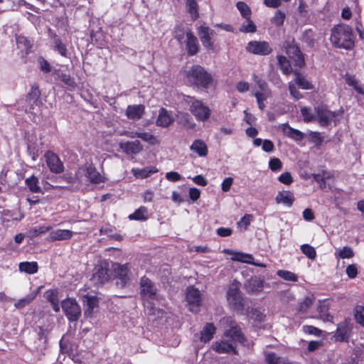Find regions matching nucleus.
Wrapping results in <instances>:
<instances>
[{
    "instance_id": "obj_1",
    "label": "nucleus",
    "mask_w": 364,
    "mask_h": 364,
    "mask_svg": "<svg viewBox=\"0 0 364 364\" xmlns=\"http://www.w3.org/2000/svg\"><path fill=\"white\" fill-rule=\"evenodd\" d=\"M220 322L230 328L224 333L220 341L214 343L213 349L219 353L235 354L237 343L244 344L245 337L231 317H224Z\"/></svg>"
},
{
    "instance_id": "obj_2",
    "label": "nucleus",
    "mask_w": 364,
    "mask_h": 364,
    "mask_svg": "<svg viewBox=\"0 0 364 364\" xmlns=\"http://www.w3.org/2000/svg\"><path fill=\"white\" fill-rule=\"evenodd\" d=\"M331 43L338 48L352 50L355 46L353 30L346 24H338L331 30Z\"/></svg>"
},
{
    "instance_id": "obj_3",
    "label": "nucleus",
    "mask_w": 364,
    "mask_h": 364,
    "mask_svg": "<svg viewBox=\"0 0 364 364\" xmlns=\"http://www.w3.org/2000/svg\"><path fill=\"white\" fill-rule=\"evenodd\" d=\"M186 76L190 82L203 87H208L212 83L211 75L198 65L192 66L186 72Z\"/></svg>"
},
{
    "instance_id": "obj_4",
    "label": "nucleus",
    "mask_w": 364,
    "mask_h": 364,
    "mask_svg": "<svg viewBox=\"0 0 364 364\" xmlns=\"http://www.w3.org/2000/svg\"><path fill=\"white\" fill-rule=\"evenodd\" d=\"M61 308L70 321H76L81 316V308L75 299L67 298L61 301Z\"/></svg>"
},
{
    "instance_id": "obj_5",
    "label": "nucleus",
    "mask_w": 364,
    "mask_h": 364,
    "mask_svg": "<svg viewBox=\"0 0 364 364\" xmlns=\"http://www.w3.org/2000/svg\"><path fill=\"white\" fill-rule=\"evenodd\" d=\"M227 301L233 309L239 310L243 306V299L240 291V283L234 281L230 284L227 291Z\"/></svg>"
},
{
    "instance_id": "obj_6",
    "label": "nucleus",
    "mask_w": 364,
    "mask_h": 364,
    "mask_svg": "<svg viewBox=\"0 0 364 364\" xmlns=\"http://www.w3.org/2000/svg\"><path fill=\"white\" fill-rule=\"evenodd\" d=\"M190 111L198 121H207L210 116V109L201 101L189 97Z\"/></svg>"
},
{
    "instance_id": "obj_7",
    "label": "nucleus",
    "mask_w": 364,
    "mask_h": 364,
    "mask_svg": "<svg viewBox=\"0 0 364 364\" xmlns=\"http://www.w3.org/2000/svg\"><path fill=\"white\" fill-rule=\"evenodd\" d=\"M257 85V87L255 89L254 96L256 97L259 109L264 110L266 107L265 101L271 97L272 92L264 80H258Z\"/></svg>"
},
{
    "instance_id": "obj_8",
    "label": "nucleus",
    "mask_w": 364,
    "mask_h": 364,
    "mask_svg": "<svg viewBox=\"0 0 364 364\" xmlns=\"http://www.w3.org/2000/svg\"><path fill=\"white\" fill-rule=\"evenodd\" d=\"M82 174H84L92 183L99 184L105 181V178L97 171L95 167L92 165L79 168L76 174L79 180L81 179Z\"/></svg>"
},
{
    "instance_id": "obj_9",
    "label": "nucleus",
    "mask_w": 364,
    "mask_h": 364,
    "mask_svg": "<svg viewBox=\"0 0 364 364\" xmlns=\"http://www.w3.org/2000/svg\"><path fill=\"white\" fill-rule=\"evenodd\" d=\"M186 299L191 311H198L202 301L201 294L198 289L193 287H188L186 289Z\"/></svg>"
},
{
    "instance_id": "obj_10",
    "label": "nucleus",
    "mask_w": 364,
    "mask_h": 364,
    "mask_svg": "<svg viewBox=\"0 0 364 364\" xmlns=\"http://www.w3.org/2000/svg\"><path fill=\"white\" fill-rule=\"evenodd\" d=\"M223 252L228 255H232V257L230 259L232 261H237L257 267H266L264 264L255 262L253 256L250 254L234 252L230 249H225Z\"/></svg>"
},
{
    "instance_id": "obj_11",
    "label": "nucleus",
    "mask_w": 364,
    "mask_h": 364,
    "mask_svg": "<svg viewBox=\"0 0 364 364\" xmlns=\"http://www.w3.org/2000/svg\"><path fill=\"white\" fill-rule=\"evenodd\" d=\"M284 47L287 54L294 61L296 65L301 67L304 65V56L296 45L286 41L284 43Z\"/></svg>"
},
{
    "instance_id": "obj_12",
    "label": "nucleus",
    "mask_w": 364,
    "mask_h": 364,
    "mask_svg": "<svg viewBox=\"0 0 364 364\" xmlns=\"http://www.w3.org/2000/svg\"><path fill=\"white\" fill-rule=\"evenodd\" d=\"M246 49L252 54L260 55H267L272 50L267 42L256 41L249 42Z\"/></svg>"
},
{
    "instance_id": "obj_13",
    "label": "nucleus",
    "mask_w": 364,
    "mask_h": 364,
    "mask_svg": "<svg viewBox=\"0 0 364 364\" xmlns=\"http://www.w3.org/2000/svg\"><path fill=\"white\" fill-rule=\"evenodd\" d=\"M29 108L26 110L32 114H37L40 107L43 105L40 98V91L37 88H33L31 92L28 93L26 98Z\"/></svg>"
},
{
    "instance_id": "obj_14",
    "label": "nucleus",
    "mask_w": 364,
    "mask_h": 364,
    "mask_svg": "<svg viewBox=\"0 0 364 364\" xmlns=\"http://www.w3.org/2000/svg\"><path fill=\"white\" fill-rule=\"evenodd\" d=\"M141 294L144 299H156V289L151 281L144 277L140 281Z\"/></svg>"
},
{
    "instance_id": "obj_15",
    "label": "nucleus",
    "mask_w": 364,
    "mask_h": 364,
    "mask_svg": "<svg viewBox=\"0 0 364 364\" xmlns=\"http://www.w3.org/2000/svg\"><path fill=\"white\" fill-rule=\"evenodd\" d=\"M47 166L50 171L54 173H60L64 171V166L59 157L52 151L45 154Z\"/></svg>"
},
{
    "instance_id": "obj_16",
    "label": "nucleus",
    "mask_w": 364,
    "mask_h": 364,
    "mask_svg": "<svg viewBox=\"0 0 364 364\" xmlns=\"http://www.w3.org/2000/svg\"><path fill=\"white\" fill-rule=\"evenodd\" d=\"M316 113V118L321 125H328L330 124L336 117L334 112L328 110L326 107L321 105L315 108Z\"/></svg>"
},
{
    "instance_id": "obj_17",
    "label": "nucleus",
    "mask_w": 364,
    "mask_h": 364,
    "mask_svg": "<svg viewBox=\"0 0 364 364\" xmlns=\"http://www.w3.org/2000/svg\"><path fill=\"white\" fill-rule=\"evenodd\" d=\"M114 271L116 277L120 281L119 284L122 287L125 286L130 280L129 274V268L128 264H116L114 266Z\"/></svg>"
},
{
    "instance_id": "obj_18",
    "label": "nucleus",
    "mask_w": 364,
    "mask_h": 364,
    "mask_svg": "<svg viewBox=\"0 0 364 364\" xmlns=\"http://www.w3.org/2000/svg\"><path fill=\"white\" fill-rule=\"evenodd\" d=\"M120 149L126 154H137L143 150V146L139 140L120 142L119 144Z\"/></svg>"
},
{
    "instance_id": "obj_19",
    "label": "nucleus",
    "mask_w": 364,
    "mask_h": 364,
    "mask_svg": "<svg viewBox=\"0 0 364 364\" xmlns=\"http://www.w3.org/2000/svg\"><path fill=\"white\" fill-rule=\"evenodd\" d=\"M198 33L203 46L208 49H212L213 43L211 41V36L213 34V31L208 26H200Z\"/></svg>"
},
{
    "instance_id": "obj_20",
    "label": "nucleus",
    "mask_w": 364,
    "mask_h": 364,
    "mask_svg": "<svg viewBox=\"0 0 364 364\" xmlns=\"http://www.w3.org/2000/svg\"><path fill=\"white\" fill-rule=\"evenodd\" d=\"M73 235V232L70 230L57 229L50 232L49 240L61 241L70 239Z\"/></svg>"
},
{
    "instance_id": "obj_21",
    "label": "nucleus",
    "mask_w": 364,
    "mask_h": 364,
    "mask_svg": "<svg viewBox=\"0 0 364 364\" xmlns=\"http://www.w3.org/2000/svg\"><path fill=\"white\" fill-rule=\"evenodd\" d=\"M144 113V106L142 105H129L126 109L127 117L132 120L139 119Z\"/></svg>"
},
{
    "instance_id": "obj_22",
    "label": "nucleus",
    "mask_w": 364,
    "mask_h": 364,
    "mask_svg": "<svg viewBox=\"0 0 364 364\" xmlns=\"http://www.w3.org/2000/svg\"><path fill=\"white\" fill-rule=\"evenodd\" d=\"M276 203L291 207L294 201L293 193L289 191H279L275 197Z\"/></svg>"
},
{
    "instance_id": "obj_23",
    "label": "nucleus",
    "mask_w": 364,
    "mask_h": 364,
    "mask_svg": "<svg viewBox=\"0 0 364 364\" xmlns=\"http://www.w3.org/2000/svg\"><path fill=\"white\" fill-rule=\"evenodd\" d=\"M174 121L173 117L166 109L161 108L159 112L156 124L159 127H167Z\"/></svg>"
},
{
    "instance_id": "obj_24",
    "label": "nucleus",
    "mask_w": 364,
    "mask_h": 364,
    "mask_svg": "<svg viewBox=\"0 0 364 364\" xmlns=\"http://www.w3.org/2000/svg\"><path fill=\"white\" fill-rule=\"evenodd\" d=\"M109 274L107 267L97 266L93 274L92 279L97 284H103L109 280Z\"/></svg>"
},
{
    "instance_id": "obj_25",
    "label": "nucleus",
    "mask_w": 364,
    "mask_h": 364,
    "mask_svg": "<svg viewBox=\"0 0 364 364\" xmlns=\"http://www.w3.org/2000/svg\"><path fill=\"white\" fill-rule=\"evenodd\" d=\"M58 291L57 289H49L45 292L46 299L50 303L51 306L55 312L60 311Z\"/></svg>"
},
{
    "instance_id": "obj_26",
    "label": "nucleus",
    "mask_w": 364,
    "mask_h": 364,
    "mask_svg": "<svg viewBox=\"0 0 364 364\" xmlns=\"http://www.w3.org/2000/svg\"><path fill=\"white\" fill-rule=\"evenodd\" d=\"M83 303L85 306L84 314L87 317H90L95 309L97 306V299L95 296L86 295L83 297Z\"/></svg>"
},
{
    "instance_id": "obj_27",
    "label": "nucleus",
    "mask_w": 364,
    "mask_h": 364,
    "mask_svg": "<svg viewBox=\"0 0 364 364\" xmlns=\"http://www.w3.org/2000/svg\"><path fill=\"white\" fill-rule=\"evenodd\" d=\"M328 303L326 301H319L317 306V311L319 314V318L325 322H331L333 316L328 313Z\"/></svg>"
},
{
    "instance_id": "obj_28",
    "label": "nucleus",
    "mask_w": 364,
    "mask_h": 364,
    "mask_svg": "<svg viewBox=\"0 0 364 364\" xmlns=\"http://www.w3.org/2000/svg\"><path fill=\"white\" fill-rule=\"evenodd\" d=\"M192 151L196 153L198 156L203 157L208 154V147L205 143L200 139L193 141L190 146Z\"/></svg>"
},
{
    "instance_id": "obj_29",
    "label": "nucleus",
    "mask_w": 364,
    "mask_h": 364,
    "mask_svg": "<svg viewBox=\"0 0 364 364\" xmlns=\"http://www.w3.org/2000/svg\"><path fill=\"white\" fill-rule=\"evenodd\" d=\"M157 168L154 166H149L144 168H132V172L133 175L138 178H146L151 174L156 173Z\"/></svg>"
},
{
    "instance_id": "obj_30",
    "label": "nucleus",
    "mask_w": 364,
    "mask_h": 364,
    "mask_svg": "<svg viewBox=\"0 0 364 364\" xmlns=\"http://www.w3.org/2000/svg\"><path fill=\"white\" fill-rule=\"evenodd\" d=\"M186 46L188 52L191 55H195L198 51L197 39L191 32L186 33Z\"/></svg>"
},
{
    "instance_id": "obj_31",
    "label": "nucleus",
    "mask_w": 364,
    "mask_h": 364,
    "mask_svg": "<svg viewBox=\"0 0 364 364\" xmlns=\"http://www.w3.org/2000/svg\"><path fill=\"white\" fill-rule=\"evenodd\" d=\"M18 269L21 272L33 274L38 272V263L36 262H20L18 264Z\"/></svg>"
},
{
    "instance_id": "obj_32",
    "label": "nucleus",
    "mask_w": 364,
    "mask_h": 364,
    "mask_svg": "<svg viewBox=\"0 0 364 364\" xmlns=\"http://www.w3.org/2000/svg\"><path fill=\"white\" fill-rule=\"evenodd\" d=\"M263 281L259 278L254 277L247 281L246 287L249 291L260 292L263 289Z\"/></svg>"
},
{
    "instance_id": "obj_33",
    "label": "nucleus",
    "mask_w": 364,
    "mask_h": 364,
    "mask_svg": "<svg viewBox=\"0 0 364 364\" xmlns=\"http://www.w3.org/2000/svg\"><path fill=\"white\" fill-rule=\"evenodd\" d=\"M215 332V328L212 323H207L200 333V341L206 343L210 341Z\"/></svg>"
},
{
    "instance_id": "obj_34",
    "label": "nucleus",
    "mask_w": 364,
    "mask_h": 364,
    "mask_svg": "<svg viewBox=\"0 0 364 364\" xmlns=\"http://www.w3.org/2000/svg\"><path fill=\"white\" fill-rule=\"evenodd\" d=\"M283 132L285 135L296 141H301L304 138V134H302V132L297 129H293L292 127L287 124H284Z\"/></svg>"
},
{
    "instance_id": "obj_35",
    "label": "nucleus",
    "mask_w": 364,
    "mask_h": 364,
    "mask_svg": "<svg viewBox=\"0 0 364 364\" xmlns=\"http://www.w3.org/2000/svg\"><path fill=\"white\" fill-rule=\"evenodd\" d=\"M277 60L278 65L284 75H289L293 73L291 64L286 57L278 55Z\"/></svg>"
},
{
    "instance_id": "obj_36",
    "label": "nucleus",
    "mask_w": 364,
    "mask_h": 364,
    "mask_svg": "<svg viewBox=\"0 0 364 364\" xmlns=\"http://www.w3.org/2000/svg\"><path fill=\"white\" fill-rule=\"evenodd\" d=\"M130 220H145L148 218V212L146 208L141 206L136 209L134 213L129 215Z\"/></svg>"
},
{
    "instance_id": "obj_37",
    "label": "nucleus",
    "mask_w": 364,
    "mask_h": 364,
    "mask_svg": "<svg viewBox=\"0 0 364 364\" xmlns=\"http://www.w3.org/2000/svg\"><path fill=\"white\" fill-rule=\"evenodd\" d=\"M294 73L296 76L295 82L303 90H310L312 89L311 84L304 77L302 76L299 71H294Z\"/></svg>"
},
{
    "instance_id": "obj_38",
    "label": "nucleus",
    "mask_w": 364,
    "mask_h": 364,
    "mask_svg": "<svg viewBox=\"0 0 364 364\" xmlns=\"http://www.w3.org/2000/svg\"><path fill=\"white\" fill-rule=\"evenodd\" d=\"M38 292H31L26 295L24 298L18 300L15 304L14 306L16 309H21L29 304L37 296Z\"/></svg>"
},
{
    "instance_id": "obj_39",
    "label": "nucleus",
    "mask_w": 364,
    "mask_h": 364,
    "mask_svg": "<svg viewBox=\"0 0 364 364\" xmlns=\"http://www.w3.org/2000/svg\"><path fill=\"white\" fill-rule=\"evenodd\" d=\"M26 184L29 190L33 193H40L41 191V188L38 185V179L34 176H31L26 178Z\"/></svg>"
},
{
    "instance_id": "obj_40",
    "label": "nucleus",
    "mask_w": 364,
    "mask_h": 364,
    "mask_svg": "<svg viewBox=\"0 0 364 364\" xmlns=\"http://www.w3.org/2000/svg\"><path fill=\"white\" fill-rule=\"evenodd\" d=\"M354 256V252L350 247L346 246L342 249L336 251L335 257L336 258L349 259Z\"/></svg>"
},
{
    "instance_id": "obj_41",
    "label": "nucleus",
    "mask_w": 364,
    "mask_h": 364,
    "mask_svg": "<svg viewBox=\"0 0 364 364\" xmlns=\"http://www.w3.org/2000/svg\"><path fill=\"white\" fill-rule=\"evenodd\" d=\"M348 336V328L345 324H339L336 333V338L339 341H345Z\"/></svg>"
},
{
    "instance_id": "obj_42",
    "label": "nucleus",
    "mask_w": 364,
    "mask_h": 364,
    "mask_svg": "<svg viewBox=\"0 0 364 364\" xmlns=\"http://www.w3.org/2000/svg\"><path fill=\"white\" fill-rule=\"evenodd\" d=\"M53 50L57 51L60 55L63 57L68 56V50L65 45L62 42V41L55 38L53 42Z\"/></svg>"
},
{
    "instance_id": "obj_43",
    "label": "nucleus",
    "mask_w": 364,
    "mask_h": 364,
    "mask_svg": "<svg viewBox=\"0 0 364 364\" xmlns=\"http://www.w3.org/2000/svg\"><path fill=\"white\" fill-rule=\"evenodd\" d=\"M277 274L279 277L284 279L285 281L293 282H296L298 281L297 275L290 271L279 269L277 272Z\"/></svg>"
},
{
    "instance_id": "obj_44",
    "label": "nucleus",
    "mask_w": 364,
    "mask_h": 364,
    "mask_svg": "<svg viewBox=\"0 0 364 364\" xmlns=\"http://www.w3.org/2000/svg\"><path fill=\"white\" fill-rule=\"evenodd\" d=\"M186 7L193 19L198 16V6L196 0H186Z\"/></svg>"
},
{
    "instance_id": "obj_45",
    "label": "nucleus",
    "mask_w": 364,
    "mask_h": 364,
    "mask_svg": "<svg viewBox=\"0 0 364 364\" xmlns=\"http://www.w3.org/2000/svg\"><path fill=\"white\" fill-rule=\"evenodd\" d=\"M301 252L309 259H314L316 256V252L312 246L308 244H304L301 246Z\"/></svg>"
},
{
    "instance_id": "obj_46",
    "label": "nucleus",
    "mask_w": 364,
    "mask_h": 364,
    "mask_svg": "<svg viewBox=\"0 0 364 364\" xmlns=\"http://www.w3.org/2000/svg\"><path fill=\"white\" fill-rule=\"evenodd\" d=\"M240 31L243 33H255L256 31V26L254 23L250 20V18L242 24Z\"/></svg>"
},
{
    "instance_id": "obj_47",
    "label": "nucleus",
    "mask_w": 364,
    "mask_h": 364,
    "mask_svg": "<svg viewBox=\"0 0 364 364\" xmlns=\"http://www.w3.org/2000/svg\"><path fill=\"white\" fill-rule=\"evenodd\" d=\"M285 19V14L280 10H277L274 16L271 19L272 23L274 24L276 26H281L283 25Z\"/></svg>"
},
{
    "instance_id": "obj_48",
    "label": "nucleus",
    "mask_w": 364,
    "mask_h": 364,
    "mask_svg": "<svg viewBox=\"0 0 364 364\" xmlns=\"http://www.w3.org/2000/svg\"><path fill=\"white\" fill-rule=\"evenodd\" d=\"M313 296L306 297L299 305L298 311L301 313H306L313 304Z\"/></svg>"
},
{
    "instance_id": "obj_49",
    "label": "nucleus",
    "mask_w": 364,
    "mask_h": 364,
    "mask_svg": "<svg viewBox=\"0 0 364 364\" xmlns=\"http://www.w3.org/2000/svg\"><path fill=\"white\" fill-rule=\"evenodd\" d=\"M237 8L240 11L241 15L245 18H248L250 16L251 11L250 7L244 2L240 1L237 4Z\"/></svg>"
},
{
    "instance_id": "obj_50",
    "label": "nucleus",
    "mask_w": 364,
    "mask_h": 364,
    "mask_svg": "<svg viewBox=\"0 0 364 364\" xmlns=\"http://www.w3.org/2000/svg\"><path fill=\"white\" fill-rule=\"evenodd\" d=\"M51 230L50 226H40L30 230L29 232L31 237H38L41 234L46 233Z\"/></svg>"
},
{
    "instance_id": "obj_51",
    "label": "nucleus",
    "mask_w": 364,
    "mask_h": 364,
    "mask_svg": "<svg viewBox=\"0 0 364 364\" xmlns=\"http://www.w3.org/2000/svg\"><path fill=\"white\" fill-rule=\"evenodd\" d=\"M139 138L151 145H155L159 143L156 137L149 132H140Z\"/></svg>"
},
{
    "instance_id": "obj_52",
    "label": "nucleus",
    "mask_w": 364,
    "mask_h": 364,
    "mask_svg": "<svg viewBox=\"0 0 364 364\" xmlns=\"http://www.w3.org/2000/svg\"><path fill=\"white\" fill-rule=\"evenodd\" d=\"M355 318L359 324L364 326V306H356L355 309Z\"/></svg>"
},
{
    "instance_id": "obj_53",
    "label": "nucleus",
    "mask_w": 364,
    "mask_h": 364,
    "mask_svg": "<svg viewBox=\"0 0 364 364\" xmlns=\"http://www.w3.org/2000/svg\"><path fill=\"white\" fill-rule=\"evenodd\" d=\"M253 219V215L251 214H245L240 220L237 223L240 228H243L245 230L250 225Z\"/></svg>"
},
{
    "instance_id": "obj_54",
    "label": "nucleus",
    "mask_w": 364,
    "mask_h": 364,
    "mask_svg": "<svg viewBox=\"0 0 364 364\" xmlns=\"http://www.w3.org/2000/svg\"><path fill=\"white\" fill-rule=\"evenodd\" d=\"M301 114L304 118V120L306 122L312 121L316 117L312 113L311 110L309 107H303L301 109Z\"/></svg>"
},
{
    "instance_id": "obj_55",
    "label": "nucleus",
    "mask_w": 364,
    "mask_h": 364,
    "mask_svg": "<svg viewBox=\"0 0 364 364\" xmlns=\"http://www.w3.org/2000/svg\"><path fill=\"white\" fill-rule=\"evenodd\" d=\"M269 167L273 171H279L282 168V163L278 158H273L269 160Z\"/></svg>"
},
{
    "instance_id": "obj_56",
    "label": "nucleus",
    "mask_w": 364,
    "mask_h": 364,
    "mask_svg": "<svg viewBox=\"0 0 364 364\" xmlns=\"http://www.w3.org/2000/svg\"><path fill=\"white\" fill-rule=\"evenodd\" d=\"M266 360L268 364H282L284 359L277 358L274 353H269L266 356Z\"/></svg>"
},
{
    "instance_id": "obj_57",
    "label": "nucleus",
    "mask_w": 364,
    "mask_h": 364,
    "mask_svg": "<svg viewBox=\"0 0 364 364\" xmlns=\"http://www.w3.org/2000/svg\"><path fill=\"white\" fill-rule=\"evenodd\" d=\"M28 153L33 161H36L40 154L39 150L34 145L31 144L28 145Z\"/></svg>"
},
{
    "instance_id": "obj_58",
    "label": "nucleus",
    "mask_w": 364,
    "mask_h": 364,
    "mask_svg": "<svg viewBox=\"0 0 364 364\" xmlns=\"http://www.w3.org/2000/svg\"><path fill=\"white\" fill-rule=\"evenodd\" d=\"M278 179L281 183L285 185H290L293 182V178L289 172L283 173L279 176Z\"/></svg>"
},
{
    "instance_id": "obj_59",
    "label": "nucleus",
    "mask_w": 364,
    "mask_h": 364,
    "mask_svg": "<svg viewBox=\"0 0 364 364\" xmlns=\"http://www.w3.org/2000/svg\"><path fill=\"white\" fill-rule=\"evenodd\" d=\"M289 90L290 95L295 99L299 100L301 97V94L296 89V85L291 82L289 83Z\"/></svg>"
},
{
    "instance_id": "obj_60",
    "label": "nucleus",
    "mask_w": 364,
    "mask_h": 364,
    "mask_svg": "<svg viewBox=\"0 0 364 364\" xmlns=\"http://www.w3.org/2000/svg\"><path fill=\"white\" fill-rule=\"evenodd\" d=\"M346 274L350 278H355L358 274V269L355 264H349L346 267Z\"/></svg>"
},
{
    "instance_id": "obj_61",
    "label": "nucleus",
    "mask_w": 364,
    "mask_h": 364,
    "mask_svg": "<svg viewBox=\"0 0 364 364\" xmlns=\"http://www.w3.org/2000/svg\"><path fill=\"white\" fill-rule=\"evenodd\" d=\"M61 80L68 86L73 88L75 86V82L73 80V79L71 78V77L69 75L67 74H62L61 76Z\"/></svg>"
},
{
    "instance_id": "obj_62",
    "label": "nucleus",
    "mask_w": 364,
    "mask_h": 364,
    "mask_svg": "<svg viewBox=\"0 0 364 364\" xmlns=\"http://www.w3.org/2000/svg\"><path fill=\"white\" fill-rule=\"evenodd\" d=\"M232 183L233 178L232 177L225 178L221 184L222 190L224 192H228L230 189Z\"/></svg>"
},
{
    "instance_id": "obj_63",
    "label": "nucleus",
    "mask_w": 364,
    "mask_h": 364,
    "mask_svg": "<svg viewBox=\"0 0 364 364\" xmlns=\"http://www.w3.org/2000/svg\"><path fill=\"white\" fill-rule=\"evenodd\" d=\"M166 178L170 181H178L181 178V176L175 171L168 172L166 174Z\"/></svg>"
},
{
    "instance_id": "obj_64",
    "label": "nucleus",
    "mask_w": 364,
    "mask_h": 364,
    "mask_svg": "<svg viewBox=\"0 0 364 364\" xmlns=\"http://www.w3.org/2000/svg\"><path fill=\"white\" fill-rule=\"evenodd\" d=\"M236 89L240 92H247L250 89V84L247 82L240 81L237 83Z\"/></svg>"
}]
</instances>
